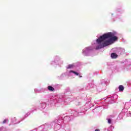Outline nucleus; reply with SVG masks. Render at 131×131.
Here are the masks:
<instances>
[{
	"mask_svg": "<svg viewBox=\"0 0 131 131\" xmlns=\"http://www.w3.org/2000/svg\"><path fill=\"white\" fill-rule=\"evenodd\" d=\"M127 108H123L122 110V112L123 114H124L125 115V113H126V112H127Z\"/></svg>",
	"mask_w": 131,
	"mask_h": 131,
	"instance_id": "393cba45",
	"label": "nucleus"
},
{
	"mask_svg": "<svg viewBox=\"0 0 131 131\" xmlns=\"http://www.w3.org/2000/svg\"><path fill=\"white\" fill-rule=\"evenodd\" d=\"M112 16H113V13H112Z\"/></svg>",
	"mask_w": 131,
	"mask_h": 131,
	"instance_id": "2f4dec72",
	"label": "nucleus"
},
{
	"mask_svg": "<svg viewBox=\"0 0 131 131\" xmlns=\"http://www.w3.org/2000/svg\"><path fill=\"white\" fill-rule=\"evenodd\" d=\"M124 108L126 109H129L130 107V102H126L124 104Z\"/></svg>",
	"mask_w": 131,
	"mask_h": 131,
	"instance_id": "6ab92c4d",
	"label": "nucleus"
},
{
	"mask_svg": "<svg viewBox=\"0 0 131 131\" xmlns=\"http://www.w3.org/2000/svg\"><path fill=\"white\" fill-rule=\"evenodd\" d=\"M124 114H123L122 112L119 114V115L118 116V119H122L123 118V116H124Z\"/></svg>",
	"mask_w": 131,
	"mask_h": 131,
	"instance_id": "4be33fe9",
	"label": "nucleus"
},
{
	"mask_svg": "<svg viewBox=\"0 0 131 131\" xmlns=\"http://www.w3.org/2000/svg\"><path fill=\"white\" fill-rule=\"evenodd\" d=\"M36 110H37L36 107H34L33 110H31V111L30 112H28L25 114V118H24L23 119H22L20 121H19L18 122H16V118H15L12 119L11 120V121L13 124H17V123H20V122H21V121H23V120H24L25 119V118H26V117H28V116H29V115H30L31 113H33V112L36 111Z\"/></svg>",
	"mask_w": 131,
	"mask_h": 131,
	"instance_id": "9d476101",
	"label": "nucleus"
},
{
	"mask_svg": "<svg viewBox=\"0 0 131 131\" xmlns=\"http://www.w3.org/2000/svg\"><path fill=\"white\" fill-rule=\"evenodd\" d=\"M118 98V95L114 94L113 96L108 97L105 100V102H108V104H113L116 102V100Z\"/></svg>",
	"mask_w": 131,
	"mask_h": 131,
	"instance_id": "9b49d317",
	"label": "nucleus"
},
{
	"mask_svg": "<svg viewBox=\"0 0 131 131\" xmlns=\"http://www.w3.org/2000/svg\"><path fill=\"white\" fill-rule=\"evenodd\" d=\"M46 91H47V89H46V88H41L40 90L35 89L34 93H35V94H38V93H43V92H46Z\"/></svg>",
	"mask_w": 131,
	"mask_h": 131,
	"instance_id": "dca6fc26",
	"label": "nucleus"
},
{
	"mask_svg": "<svg viewBox=\"0 0 131 131\" xmlns=\"http://www.w3.org/2000/svg\"><path fill=\"white\" fill-rule=\"evenodd\" d=\"M111 57L112 59H116L118 57V55L115 53H113L111 54Z\"/></svg>",
	"mask_w": 131,
	"mask_h": 131,
	"instance_id": "aec40b11",
	"label": "nucleus"
},
{
	"mask_svg": "<svg viewBox=\"0 0 131 131\" xmlns=\"http://www.w3.org/2000/svg\"><path fill=\"white\" fill-rule=\"evenodd\" d=\"M114 117H115V116H114V115L107 116V117H106V120L108 124H112V122H113V119L114 118Z\"/></svg>",
	"mask_w": 131,
	"mask_h": 131,
	"instance_id": "4468645a",
	"label": "nucleus"
},
{
	"mask_svg": "<svg viewBox=\"0 0 131 131\" xmlns=\"http://www.w3.org/2000/svg\"><path fill=\"white\" fill-rule=\"evenodd\" d=\"M84 114V109L82 108L81 111H72L71 113L67 115L65 117L62 118V123L64 124H69V122L72 121L74 119V117L79 116V115H82Z\"/></svg>",
	"mask_w": 131,
	"mask_h": 131,
	"instance_id": "20e7f679",
	"label": "nucleus"
},
{
	"mask_svg": "<svg viewBox=\"0 0 131 131\" xmlns=\"http://www.w3.org/2000/svg\"><path fill=\"white\" fill-rule=\"evenodd\" d=\"M117 39V36H116V32H108L106 34L100 36L96 40V50H100V49H103L105 47L110 46L111 42L115 41Z\"/></svg>",
	"mask_w": 131,
	"mask_h": 131,
	"instance_id": "f257e3e1",
	"label": "nucleus"
},
{
	"mask_svg": "<svg viewBox=\"0 0 131 131\" xmlns=\"http://www.w3.org/2000/svg\"><path fill=\"white\" fill-rule=\"evenodd\" d=\"M107 108H108V104H104L103 106H99L95 107L93 110V112L94 113H99V112H101L102 110Z\"/></svg>",
	"mask_w": 131,
	"mask_h": 131,
	"instance_id": "ddd939ff",
	"label": "nucleus"
},
{
	"mask_svg": "<svg viewBox=\"0 0 131 131\" xmlns=\"http://www.w3.org/2000/svg\"><path fill=\"white\" fill-rule=\"evenodd\" d=\"M8 122V119H5L3 122V124H5V123H7Z\"/></svg>",
	"mask_w": 131,
	"mask_h": 131,
	"instance_id": "cd10ccee",
	"label": "nucleus"
},
{
	"mask_svg": "<svg viewBox=\"0 0 131 131\" xmlns=\"http://www.w3.org/2000/svg\"><path fill=\"white\" fill-rule=\"evenodd\" d=\"M94 86H95V85L93 83H89L88 85L86 86L85 89L90 90V89H92V88H94Z\"/></svg>",
	"mask_w": 131,
	"mask_h": 131,
	"instance_id": "f3484780",
	"label": "nucleus"
},
{
	"mask_svg": "<svg viewBox=\"0 0 131 131\" xmlns=\"http://www.w3.org/2000/svg\"><path fill=\"white\" fill-rule=\"evenodd\" d=\"M48 90L50 92H55V89L53 88L52 86H48Z\"/></svg>",
	"mask_w": 131,
	"mask_h": 131,
	"instance_id": "5701e85b",
	"label": "nucleus"
},
{
	"mask_svg": "<svg viewBox=\"0 0 131 131\" xmlns=\"http://www.w3.org/2000/svg\"><path fill=\"white\" fill-rule=\"evenodd\" d=\"M117 18H119V16H118Z\"/></svg>",
	"mask_w": 131,
	"mask_h": 131,
	"instance_id": "473e14b6",
	"label": "nucleus"
},
{
	"mask_svg": "<svg viewBox=\"0 0 131 131\" xmlns=\"http://www.w3.org/2000/svg\"><path fill=\"white\" fill-rule=\"evenodd\" d=\"M69 96H71V92H70V89L67 88L64 93L59 95L54 99L50 98L48 102L50 104H53L54 105H56V104H59L62 106L63 105H67L73 101V99L70 98Z\"/></svg>",
	"mask_w": 131,
	"mask_h": 131,
	"instance_id": "f03ea898",
	"label": "nucleus"
},
{
	"mask_svg": "<svg viewBox=\"0 0 131 131\" xmlns=\"http://www.w3.org/2000/svg\"><path fill=\"white\" fill-rule=\"evenodd\" d=\"M120 51H121V50L117 49L116 53H117L118 54V52H119Z\"/></svg>",
	"mask_w": 131,
	"mask_h": 131,
	"instance_id": "c85d7f7f",
	"label": "nucleus"
},
{
	"mask_svg": "<svg viewBox=\"0 0 131 131\" xmlns=\"http://www.w3.org/2000/svg\"><path fill=\"white\" fill-rule=\"evenodd\" d=\"M99 102V101H95V104H99V102Z\"/></svg>",
	"mask_w": 131,
	"mask_h": 131,
	"instance_id": "c756f323",
	"label": "nucleus"
},
{
	"mask_svg": "<svg viewBox=\"0 0 131 131\" xmlns=\"http://www.w3.org/2000/svg\"><path fill=\"white\" fill-rule=\"evenodd\" d=\"M131 69L130 61L125 59L121 62L120 66H117L114 67V70L115 72L120 71H129Z\"/></svg>",
	"mask_w": 131,
	"mask_h": 131,
	"instance_id": "39448f33",
	"label": "nucleus"
},
{
	"mask_svg": "<svg viewBox=\"0 0 131 131\" xmlns=\"http://www.w3.org/2000/svg\"><path fill=\"white\" fill-rule=\"evenodd\" d=\"M107 85V81L105 80H101L100 83L96 86L97 92H102L106 90V86Z\"/></svg>",
	"mask_w": 131,
	"mask_h": 131,
	"instance_id": "6e6552de",
	"label": "nucleus"
},
{
	"mask_svg": "<svg viewBox=\"0 0 131 131\" xmlns=\"http://www.w3.org/2000/svg\"><path fill=\"white\" fill-rule=\"evenodd\" d=\"M46 107H47V103L42 102L37 107H34V108H36V109H38L39 110H43V109H46Z\"/></svg>",
	"mask_w": 131,
	"mask_h": 131,
	"instance_id": "2eb2a0df",
	"label": "nucleus"
},
{
	"mask_svg": "<svg viewBox=\"0 0 131 131\" xmlns=\"http://www.w3.org/2000/svg\"><path fill=\"white\" fill-rule=\"evenodd\" d=\"M63 124V118L62 116H58L54 121L50 123H45L44 125H41L38 128V130L48 131L51 128H53L55 131H63L64 129H61V125Z\"/></svg>",
	"mask_w": 131,
	"mask_h": 131,
	"instance_id": "7ed1b4c3",
	"label": "nucleus"
},
{
	"mask_svg": "<svg viewBox=\"0 0 131 131\" xmlns=\"http://www.w3.org/2000/svg\"><path fill=\"white\" fill-rule=\"evenodd\" d=\"M124 90V87H123L122 85H120L119 86V91L120 92H123Z\"/></svg>",
	"mask_w": 131,
	"mask_h": 131,
	"instance_id": "b1692460",
	"label": "nucleus"
},
{
	"mask_svg": "<svg viewBox=\"0 0 131 131\" xmlns=\"http://www.w3.org/2000/svg\"><path fill=\"white\" fill-rule=\"evenodd\" d=\"M127 116L128 117H131V112H129L127 113Z\"/></svg>",
	"mask_w": 131,
	"mask_h": 131,
	"instance_id": "bb28decb",
	"label": "nucleus"
},
{
	"mask_svg": "<svg viewBox=\"0 0 131 131\" xmlns=\"http://www.w3.org/2000/svg\"><path fill=\"white\" fill-rule=\"evenodd\" d=\"M64 128L65 131H71V128H70V126L68 124L66 125Z\"/></svg>",
	"mask_w": 131,
	"mask_h": 131,
	"instance_id": "412c9836",
	"label": "nucleus"
},
{
	"mask_svg": "<svg viewBox=\"0 0 131 131\" xmlns=\"http://www.w3.org/2000/svg\"><path fill=\"white\" fill-rule=\"evenodd\" d=\"M96 43H94V45H92L91 46L86 47L82 50V54L83 56H91V54L94 49H96Z\"/></svg>",
	"mask_w": 131,
	"mask_h": 131,
	"instance_id": "423d86ee",
	"label": "nucleus"
},
{
	"mask_svg": "<svg viewBox=\"0 0 131 131\" xmlns=\"http://www.w3.org/2000/svg\"><path fill=\"white\" fill-rule=\"evenodd\" d=\"M73 75L78 76L79 74L73 71H67L66 73H62L60 76H58V78L60 80H62V79H64L67 76L70 77V76H73Z\"/></svg>",
	"mask_w": 131,
	"mask_h": 131,
	"instance_id": "0eeeda50",
	"label": "nucleus"
},
{
	"mask_svg": "<svg viewBox=\"0 0 131 131\" xmlns=\"http://www.w3.org/2000/svg\"><path fill=\"white\" fill-rule=\"evenodd\" d=\"M75 68V64L74 63L69 64L66 67V69L68 70V69H73Z\"/></svg>",
	"mask_w": 131,
	"mask_h": 131,
	"instance_id": "a211bd4d",
	"label": "nucleus"
},
{
	"mask_svg": "<svg viewBox=\"0 0 131 131\" xmlns=\"http://www.w3.org/2000/svg\"><path fill=\"white\" fill-rule=\"evenodd\" d=\"M60 64H63V61L61 60V58L58 56H55L54 60L50 63L52 66H56V65H60Z\"/></svg>",
	"mask_w": 131,
	"mask_h": 131,
	"instance_id": "f8f14e48",
	"label": "nucleus"
},
{
	"mask_svg": "<svg viewBox=\"0 0 131 131\" xmlns=\"http://www.w3.org/2000/svg\"><path fill=\"white\" fill-rule=\"evenodd\" d=\"M6 130V128L4 127H0V131H5Z\"/></svg>",
	"mask_w": 131,
	"mask_h": 131,
	"instance_id": "a878e982",
	"label": "nucleus"
},
{
	"mask_svg": "<svg viewBox=\"0 0 131 131\" xmlns=\"http://www.w3.org/2000/svg\"><path fill=\"white\" fill-rule=\"evenodd\" d=\"M95 131H100V129H96L95 130Z\"/></svg>",
	"mask_w": 131,
	"mask_h": 131,
	"instance_id": "7c9ffc66",
	"label": "nucleus"
},
{
	"mask_svg": "<svg viewBox=\"0 0 131 131\" xmlns=\"http://www.w3.org/2000/svg\"><path fill=\"white\" fill-rule=\"evenodd\" d=\"M88 103H91V99H88V98H85L84 99H78L75 103L76 106H85L86 104Z\"/></svg>",
	"mask_w": 131,
	"mask_h": 131,
	"instance_id": "1a4fd4ad",
	"label": "nucleus"
},
{
	"mask_svg": "<svg viewBox=\"0 0 131 131\" xmlns=\"http://www.w3.org/2000/svg\"><path fill=\"white\" fill-rule=\"evenodd\" d=\"M113 21H115V19H114V20H113Z\"/></svg>",
	"mask_w": 131,
	"mask_h": 131,
	"instance_id": "72a5a7b5",
	"label": "nucleus"
}]
</instances>
